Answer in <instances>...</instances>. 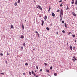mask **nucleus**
Returning <instances> with one entry per match:
<instances>
[{
    "label": "nucleus",
    "mask_w": 77,
    "mask_h": 77,
    "mask_svg": "<svg viewBox=\"0 0 77 77\" xmlns=\"http://www.w3.org/2000/svg\"><path fill=\"white\" fill-rule=\"evenodd\" d=\"M63 15V10L61 9L60 10V21H62V15Z\"/></svg>",
    "instance_id": "nucleus-1"
},
{
    "label": "nucleus",
    "mask_w": 77,
    "mask_h": 77,
    "mask_svg": "<svg viewBox=\"0 0 77 77\" xmlns=\"http://www.w3.org/2000/svg\"><path fill=\"white\" fill-rule=\"evenodd\" d=\"M36 8H39V9L41 10V11H42V8L39 5H38V6L37 5H36Z\"/></svg>",
    "instance_id": "nucleus-2"
},
{
    "label": "nucleus",
    "mask_w": 77,
    "mask_h": 77,
    "mask_svg": "<svg viewBox=\"0 0 77 77\" xmlns=\"http://www.w3.org/2000/svg\"><path fill=\"white\" fill-rule=\"evenodd\" d=\"M72 14L73 15V16H75V17H76L77 16V14L74 12H72Z\"/></svg>",
    "instance_id": "nucleus-3"
},
{
    "label": "nucleus",
    "mask_w": 77,
    "mask_h": 77,
    "mask_svg": "<svg viewBox=\"0 0 77 77\" xmlns=\"http://www.w3.org/2000/svg\"><path fill=\"white\" fill-rule=\"evenodd\" d=\"M47 18V16H45V17H44V20H46Z\"/></svg>",
    "instance_id": "nucleus-4"
},
{
    "label": "nucleus",
    "mask_w": 77,
    "mask_h": 77,
    "mask_svg": "<svg viewBox=\"0 0 77 77\" xmlns=\"http://www.w3.org/2000/svg\"><path fill=\"white\" fill-rule=\"evenodd\" d=\"M52 15L53 17H54V16H55V14H54V13L53 12L52 13Z\"/></svg>",
    "instance_id": "nucleus-5"
},
{
    "label": "nucleus",
    "mask_w": 77,
    "mask_h": 77,
    "mask_svg": "<svg viewBox=\"0 0 77 77\" xmlns=\"http://www.w3.org/2000/svg\"><path fill=\"white\" fill-rule=\"evenodd\" d=\"M72 4H74V0H72Z\"/></svg>",
    "instance_id": "nucleus-6"
},
{
    "label": "nucleus",
    "mask_w": 77,
    "mask_h": 77,
    "mask_svg": "<svg viewBox=\"0 0 77 77\" xmlns=\"http://www.w3.org/2000/svg\"><path fill=\"white\" fill-rule=\"evenodd\" d=\"M70 50H72V47L71 45L70 46Z\"/></svg>",
    "instance_id": "nucleus-7"
},
{
    "label": "nucleus",
    "mask_w": 77,
    "mask_h": 77,
    "mask_svg": "<svg viewBox=\"0 0 77 77\" xmlns=\"http://www.w3.org/2000/svg\"><path fill=\"white\" fill-rule=\"evenodd\" d=\"M75 60H77V59L74 58V59H72V60L73 62H75Z\"/></svg>",
    "instance_id": "nucleus-8"
},
{
    "label": "nucleus",
    "mask_w": 77,
    "mask_h": 77,
    "mask_svg": "<svg viewBox=\"0 0 77 77\" xmlns=\"http://www.w3.org/2000/svg\"><path fill=\"white\" fill-rule=\"evenodd\" d=\"M42 26H43L44 25V21H42Z\"/></svg>",
    "instance_id": "nucleus-9"
},
{
    "label": "nucleus",
    "mask_w": 77,
    "mask_h": 77,
    "mask_svg": "<svg viewBox=\"0 0 77 77\" xmlns=\"http://www.w3.org/2000/svg\"><path fill=\"white\" fill-rule=\"evenodd\" d=\"M65 27L66 28H67V26L66 25V23H65Z\"/></svg>",
    "instance_id": "nucleus-10"
},
{
    "label": "nucleus",
    "mask_w": 77,
    "mask_h": 77,
    "mask_svg": "<svg viewBox=\"0 0 77 77\" xmlns=\"http://www.w3.org/2000/svg\"><path fill=\"white\" fill-rule=\"evenodd\" d=\"M11 29H13L14 28V26L12 25H11Z\"/></svg>",
    "instance_id": "nucleus-11"
},
{
    "label": "nucleus",
    "mask_w": 77,
    "mask_h": 77,
    "mask_svg": "<svg viewBox=\"0 0 77 77\" xmlns=\"http://www.w3.org/2000/svg\"><path fill=\"white\" fill-rule=\"evenodd\" d=\"M22 28L23 30H24V25H23V24H22Z\"/></svg>",
    "instance_id": "nucleus-12"
},
{
    "label": "nucleus",
    "mask_w": 77,
    "mask_h": 77,
    "mask_svg": "<svg viewBox=\"0 0 77 77\" xmlns=\"http://www.w3.org/2000/svg\"><path fill=\"white\" fill-rule=\"evenodd\" d=\"M46 29L47 30H50V28H49L48 27H47L46 28Z\"/></svg>",
    "instance_id": "nucleus-13"
},
{
    "label": "nucleus",
    "mask_w": 77,
    "mask_h": 77,
    "mask_svg": "<svg viewBox=\"0 0 77 77\" xmlns=\"http://www.w3.org/2000/svg\"><path fill=\"white\" fill-rule=\"evenodd\" d=\"M54 75H55V76H57V74L56 73H55L54 74Z\"/></svg>",
    "instance_id": "nucleus-14"
},
{
    "label": "nucleus",
    "mask_w": 77,
    "mask_h": 77,
    "mask_svg": "<svg viewBox=\"0 0 77 77\" xmlns=\"http://www.w3.org/2000/svg\"><path fill=\"white\" fill-rule=\"evenodd\" d=\"M24 38V37L23 35H22L21 37V38H22V39Z\"/></svg>",
    "instance_id": "nucleus-15"
},
{
    "label": "nucleus",
    "mask_w": 77,
    "mask_h": 77,
    "mask_svg": "<svg viewBox=\"0 0 77 77\" xmlns=\"http://www.w3.org/2000/svg\"><path fill=\"white\" fill-rule=\"evenodd\" d=\"M20 2H21V0H18L17 2L18 3H20Z\"/></svg>",
    "instance_id": "nucleus-16"
},
{
    "label": "nucleus",
    "mask_w": 77,
    "mask_h": 77,
    "mask_svg": "<svg viewBox=\"0 0 77 77\" xmlns=\"http://www.w3.org/2000/svg\"><path fill=\"white\" fill-rule=\"evenodd\" d=\"M26 45V44L25 43H24L23 44V46L24 47H25V46Z\"/></svg>",
    "instance_id": "nucleus-17"
},
{
    "label": "nucleus",
    "mask_w": 77,
    "mask_h": 77,
    "mask_svg": "<svg viewBox=\"0 0 77 77\" xmlns=\"http://www.w3.org/2000/svg\"><path fill=\"white\" fill-rule=\"evenodd\" d=\"M62 32L63 33H65V31H64V30H63Z\"/></svg>",
    "instance_id": "nucleus-18"
},
{
    "label": "nucleus",
    "mask_w": 77,
    "mask_h": 77,
    "mask_svg": "<svg viewBox=\"0 0 77 77\" xmlns=\"http://www.w3.org/2000/svg\"><path fill=\"white\" fill-rule=\"evenodd\" d=\"M67 8L66 9V10H68V9H69V8L68 6H67Z\"/></svg>",
    "instance_id": "nucleus-19"
},
{
    "label": "nucleus",
    "mask_w": 77,
    "mask_h": 77,
    "mask_svg": "<svg viewBox=\"0 0 77 77\" xmlns=\"http://www.w3.org/2000/svg\"><path fill=\"white\" fill-rule=\"evenodd\" d=\"M72 36H73V37H75V35H72Z\"/></svg>",
    "instance_id": "nucleus-20"
},
{
    "label": "nucleus",
    "mask_w": 77,
    "mask_h": 77,
    "mask_svg": "<svg viewBox=\"0 0 77 77\" xmlns=\"http://www.w3.org/2000/svg\"><path fill=\"white\" fill-rule=\"evenodd\" d=\"M50 9H51V8L50 7L49 8L48 11V12H49V11H50Z\"/></svg>",
    "instance_id": "nucleus-21"
},
{
    "label": "nucleus",
    "mask_w": 77,
    "mask_h": 77,
    "mask_svg": "<svg viewBox=\"0 0 77 77\" xmlns=\"http://www.w3.org/2000/svg\"><path fill=\"white\" fill-rule=\"evenodd\" d=\"M15 6H17V2L15 3L14 4Z\"/></svg>",
    "instance_id": "nucleus-22"
},
{
    "label": "nucleus",
    "mask_w": 77,
    "mask_h": 77,
    "mask_svg": "<svg viewBox=\"0 0 77 77\" xmlns=\"http://www.w3.org/2000/svg\"><path fill=\"white\" fill-rule=\"evenodd\" d=\"M50 69H53V67H52V66L50 68Z\"/></svg>",
    "instance_id": "nucleus-23"
},
{
    "label": "nucleus",
    "mask_w": 77,
    "mask_h": 77,
    "mask_svg": "<svg viewBox=\"0 0 77 77\" xmlns=\"http://www.w3.org/2000/svg\"><path fill=\"white\" fill-rule=\"evenodd\" d=\"M46 71H47V72H49V70H48L47 69V70H46Z\"/></svg>",
    "instance_id": "nucleus-24"
},
{
    "label": "nucleus",
    "mask_w": 77,
    "mask_h": 77,
    "mask_svg": "<svg viewBox=\"0 0 77 77\" xmlns=\"http://www.w3.org/2000/svg\"><path fill=\"white\" fill-rule=\"evenodd\" d=\"M0 55H1V56H3V53H1L0 54Z\"/></svg>",
    "instance_id": "nucleus-25"
},
{
    "label": "nucleus",
    "mask_w": 77,
    "mask_h": 77,
    "mask_svg": "<svg viewBox=\"0 0 77 77\" xmlns=\"http://www.w3.org/2000/svg\"><path fill=\"white\" fill-rule=\"evenodd\" d=\"M62 2V0H60L59 1V3H60V2Z\"/></svg>",
    "instance_id": "nucleus-26"
},
{
    "label": "nucleus",
    "mask_w": 77,
    "mask_h": 77,
    "mask_svg": "<svg viewBox=\"0 0 77 77\" xmlns=\"http://www.w3.org/2000/svg\"><path fill=\"white\" fill-rule=\"evenodd\" d=\"M62 24H63V23H64V21H62Z\"/></svg>",
    "instance_id": "nucleus-27"
},
{
    "label": "nucleus",
    "mask_w": 77,
    "mask_h": 77,
    "mask_svg": "<svg viewBox=\"0 0 77 77\" xmlns=\"http://www.w3.org/2000/svg\"><path fill=\"white\" fill-rule=\"evenodd\" d=\"M62 6H63V5H62V4H60V7H62Z\"/></svg>",
    "instance_id": "nucleus-28"
},
{
    "label": "nucleus",
    "mask_w": 77,
    "mask_h": 77,
    "mask_svg": "<svg viewBox=\"0 0 77 77\" xmlns=\"http://www.w3.org/2000/svg\"><path fill=\"white\" fill-rule=\"evenodd\" d=\"M32 74H34V72H33V71H32Z\"/></svg>",
    "instance_id": "nucleus-29"
},
{
    "label": "nucleus",
    "mask_w": 77,
    "mask_h": 77,
    "mask_svg": "<svg viewBox=\"0 0 77 77\" xmlns=\"http://www.w3.org/2000/svg\"><path fill=\"white\" fill-rule=\"evenodd\" d=\"M75 5H77V0H76V2H75Z\"/></svg>",
    "instance_id": "nucleus-30"
},
{
    "label": "nucleus",
    "mask_w": 77,
    "mask_h": 77,
    "mask_svg": "<svg viewBox=\"0 0 77 77\" xmlns=\"http://www.w3.org/2000/svg\"><path fill=\"white\" fill-rule=\"evenodd\" d=\"M25 65H28V63H25Z\"/></svg>",
    "instance_id": "nucleus-31"
},
{
    "label": "nucleus",
    "mask_w": 77,
    "mask_h": 77,
    "mask_svg": "<svg viewBox=\"0 0 77 77\" xmlns=\"http://www.w3.org/2000/svg\"><path fill=\"white\" fill-rule=\"evenodd\" d=\"M36 68H37V69H38V66H36Z\"/></svg>",
    "instance_id": "nucleus-32"
},
{
    "label": "nucleus",
    "mask_w": 77,
    "mask_h": 77,
    "mask_svg": "<svg viewBox=\"0 0 77 77\" xmlns=\"http://www.w3.org/2000/svg\"><path fill=\"white\" fill-rule=\"evenodd\" d=\"M60 11V10H58L57 11V12H59Z\"/></svg>",
    "instance_id": "nucleus-33"
},
{
    "label": "nucleus",
    "mask_w": 77,
    "mask_h": 77,
    "mask_svg": "<svg viewBox=\"0 0 77 77\" xmlns=\"http://www.w3.org/2000/svg\"><path fill=\"white\" fill-rule=\"evenodd\" d=\"M29 74H30V75H31V72H29Z\"/></svg>",
    "instance_id": "nucleus-34"
},
{
    "label": "nucleus",
    "mask_w": 77,
    "mask_h": 77,
    "mask_svg": "<svg viewBox=\"0 0 77 77\" xmlns=\"http://www.w3.org/2000/svg\"><path fill=\"white\" fill-rule=\"evenodd\" d=\"M7 55L8 56H9V53H7Z\"/></svg>",
    "instance_id": "nucleus-35"
},
{
    "label": "nucleus",
    "mask_w": 77,
    "mask_h": 77,
    "mask_svg": "<svg viewBox=\"0 0 77 77\" xmlns=\"http://www.w3.org/2000/svg\"><path fill=\"white\" fill-rule=\"evenodd\" d=\"M44 65H47V64L46 63H44Z\"/></svg>",
    "instance_id": "nucleus-36"
},
{
    "label": "nucleus",
    "mask_w": 77,
    "mask_h": 77,
    "mask_svg": "<svg viewBox=\"0 0 77 77\" xmlns=\"http://www.w3.org/2000/svg\"><path fill=\"white\" fill-rule=\"evenodd\" d=\"M34 76H36V74L34 73Z\"/></svg>",
    "instance_id": "nucleus-37"
},
{
    "label": "nucleus",
    "mask_w": 77,
    "mask_h": 77,
    "mask_svg": "<svg viewBox=\"0 0 77 77\" xmlns=\"http://www.w3.org/2000/svg\"><path fill=\"white\" fill-rule=\"evenodd\" d=\"M1 74H3V75H4V74H4V73H1Z\"/></svg>",
    "instance_id": "nucleus-38"
},
{
    "label": "nucleus",
    "mask_w": 77,
    "mask_h": 77,
    "mask_svg": "<svg viewBox=\"0 0 77 77\" xmlns=\"http://www.w3.org/2000/svg\"><path fill=\"white\" fill-rule=\"evenodd\" d=\"M40 71H42V69H40Z\"/></svg>",
    "instance_id": "nucleus-39"
},
{
    "label": "nucleus",
    "mask_w": 77,
    "mask_h": 77,
    "mask_svg": "<svg viewBox=\"0 0 77 77\" xmlns=\"http://www.w3.org/2000/svg\"><path fill=\"white\" fill-rule=\"evenodd\" d=\"M70 34H71V32H69L68 33V35H70Z\"/></svg>",
    "instance_id": "nucleus-40"
},
{
    "label": "nucleus",
    "mask_w": 77,
    "mask_h": 77,
    "mask_svg": "<svg viewBox=\"0 0 77 77\" xmlns=\"http://www.w3.org/2000/svg\"><path fill=\"white\" fill-rule=\"evenodd\" d=\"M35 33H38V32H37V31H36V32H35Z\"/></svg>",
    "instance_id": "nucleus-41"
},
{
    "label": "nucleus",
    "mask_w": 77,
    "mask_h": 77,
    "mask_svg": "<svg viewBox=\"0 0 77 77\" xmlns=\"http://www.w3.org/2000/svg\"><path fill=\"white\" fill-rule=\"evenodd\" d=\"M75 58V56L73 57V58L74 59Z\"/></svg>",
    "instance_id": "nucleus-42"
},
{
    "label": "nucleus",
    "mask_w": 77,
    "mask_h": 77,
    "mask_svg": "<svg viewBox=\"0 0 77 77\" xmlns=\"http://www.w3.org/2000/svg\"><path fill=\"white\" fill-rule=\"evenodd\" d=\"M38 33V36H39V33Z\"/></svg>",
    "instance_id": "nucleus-43"
},
{
    "label": "nucleus",
    "mask_w": 77,
    "mask_h": 77,
    "mask_svg": "<svg viewBox=\"0 0 77 77\" xmlns=\"http://www.w3.org/2000/svg\"><path fill=\"white\" fill-rule=\"evenodd\" d=\"M57 35H58V32H57Z\"/></svg>",
    "instance_id": "nucleus-44"
},
{
    "label": "nucleus",
    "mask_w": 77,
    "mask_h": 77,
    "mask_svg": "<svg viewBox=\"0 0 77 77\" xmlns=\"http://www.w3.org/2000/svg\"><path fill=\"white\" fill-rule=\"evenodd\" d=\"M22 49H23V47H21Z\"/></svg>",
    "instance_id": "nucleus-45"
},
{
    "label": "nucleus",
    "mask_w": 77,
    "mask_h": 77,
    "mask_svg": "<svg viewBox=\"0 0 77 77\" xmlns=\"http://www.w3.org/2000/svg\"><path fill=\"white\" fill-rule=\"evenodd\" d=\"M75 49V47H74L73 48V49Z\"/></svg>",
    "instance_id": "nucleus-46"
},
{
    "label": "nucleus",
    "mask_w": 77,
    "mask_h": 77,
    "mask_svg": "<svg viewBox=\"0 0 77 77\" xmlns=\"http://www.w3.org/2000/svg\"><path fill=\"white\" fill-rule=\"evenodd\" d=\"M77 40H75V42H76Z\"/></svg>",
    "instance_id": "nucleus-47"
},
{
    "label": "nucleus",
    "mask_w": 77,
    "mask_h": 77,
    "mask_svg": "<svg viewBox=\"0 0 77 77\" xmlns=\"http://www.w3.org/2000/svg\"><path fill=\"white\" fill-rule=\"evenodd\" d=\"M38 76H36L35 77H38Z\"/></svg>",
    "instance_id": "nucleus-48"
},
{
    "label": "nucleus",
    "mask_w": 77,
    "mask_h": 77,
    "mask_svg": "<svg viewBox=\"0 0 77 77\" xmlns=\"http://www.w3.org/2000/svg\"><path fill=\"white\" fill-rule=\"evenodd\" d=\"M48 75L49 76H50V75Z\"/></svg>",
    "instance_id": "nucleus-49"
},
{
    "label": "nucleus",
    "mask_w": 77,
    "mask_h": 77,
    "mask_svg": "<svg viewBox=\"0 0 77 77\" xmlns=\"http://www.w3.org/2000/svg\"><path fill=\"white\" fill-rule=\"evenodd\" d=\"M40 17H41V16H40Z\"/></svg>",
    "instance_id": "nucleus-50"
},
{
    "label": "nucleus",
    "mask_w": 77,
    "mask_h": 77,
    "mask_svg": "<svg viewBox=\"0 0 77 77\" xmlns=\"http://www.w3.org/2000/svg\"><path fill=\"white\" fill-rule=\"evenodd\" d=\"M34 2H36V1H34Z\"/></svg>",
    "instance_id": "nucleus-51"
},
{
    "label": "nucleus",
    "mask_w": 77,
    "mask_h": 77,
    "mask_svg": "<svg viewBox=\"0 0 77 77\" xmlns=\"http://www.w3.org/2000/svg\"><path fill=\"white\" fill-rule=\"evenodd\" d=\"M33 50H35V49H33Z\"/></svg>",
    "instance_id": "nucleus-52"
},
{
    "label": "nucleus",
    "mask_w": 77,
    "mask_h": 77,
    "mask_svg": "<svg viewBox=\"0 0 77 77\" xmlns=\"http://www.w3.org/2000/svg\"><path fill=\"white\" fill-rule=\"evenodd\" d=\"M23 74H25V73H23Z\"/></svg>",
    "instance_id": "nucleus-53"
},
{
    "label": "nucleus",
    "mask_w": 77,
    "mask_h": 77,
    "mask_svg": "<svg viewBox=\"0 0 77 77\" xmlns=\"http://www.w3.org/2000/svg\"><path fill=\"white\" fill-rule=\"evenodd\" d=\"M25 21H26V20H25Z\"/></svg>",
    "instance_id": "nucleus-54"
},
{
    "label": "nucleus",
    "mask_w": 77,
    "mask_h": 77,
    "mask_svg": "<svg viewBox=\"0 0 77 77\" xmlns=\"http://www.w3.org/2000/svg\"><path fill=\"white\" fill-rule=\"evenodd\" d=\"M7 63H8L7 62Z\"/></svg>",
    "instance_id": "nucleus-55"
}]
</instances>
